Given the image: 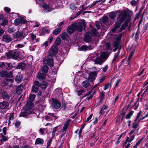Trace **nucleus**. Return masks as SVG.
Instances as JSON below:
<instances>
[{"label": "nucleus", "instance_id": "f257e3e1", "mask_svg": "<svg viewBox=\"0 0 148 148\" xmlns=\"http://www.w3.org/2000/svg\"><path fill=\"white\" fill-rule=\"evenodd\" d=\"M86 24L84 20L82 23H75L72 24L71 26H69L67 29V32L69 34L73 32L75 30L81 32L82 30L83 27H84Z\"/></svg>", "mask_w": 148, "mask_h": 148}, {"label": "nucleus", "instance_id": "f03ea898", "mask_svg": "<svg viewBox=\"0 0 148 148\" xmlns=\"http://www.w3.org/2000/svg\"><path fill=\"white\" fill-rule=\"evenodd\" d=\"M53 55L51 54H50L47 56V59L43 60V65L42 66V71L45 74H46L48 71V67L46 64L48 65L50 67H52L53 65V62L52 58Z\"/></svg>", "mask_w": 148, "mask_h": 148}, {"label": "nucleus", "instance_id": "7ed1b4c3", "mask_svg": "<svg viewBox=\"0 0 148 148\" xmlns=\"http://www.w3.org/2000/svg\"><path fill=\"white\" fill-rule=\"evenodd\" d=\"M127 17V14L125 12H121L117 18L114 27L112 29V32H114L119 28L121 24L123 22Z\"/></svg>", "mask_w": 148, "mask_h": 148}, {"label": "nucleus", "instance_id": "20e7f679", "mask_svg": "<svg viewBox=\"0 0 148 148\" xmlns=\"http://www.w3.org/2000/svg\"><path fill=\"white\" fill-rule=\"evenodd\" d=\"M34 105V103H33L28 102L27 103L25 106L24 108V111L21 112L19 116L26 117L28 114H31L34 110L32 108Z\"/></svg>", "mask_w": 148, "mask_h": 148}, {"label": "nucleus", "instance_id": "39448f33", "mask_svg": "<svg viewBox=\"0 0 148 148\" xmlns=\"http://www.w3.org/2000/svg\"><path fill=\"white\" fill-rule=\"evenodd\" d=\"M109 55V54L107 52L102 53L99 56L97 57L94 60L95 64L100 65L102 64L108 58Z\"/></svg>", "mask_w": 148, "mask_h": 148}, {"label": "nucleus", "instance_id": "423d86ee", "mask_svg": "<svg viewBox=\"0 0 148 148\" xmlns=\"http://www.w3.org/2000/svg\"><path fill=\"white\" fill-rule=\"evenodd\" d=\"M27 34V33H25L24 31L21 32L18 31L13 34V37L14 38H17V40L19 41L24 38Z\"/></svg>", "mask_w": 148, "mask_h": 148}, {"label": "nucleus", "instance_id": "0eeeda50", "mask_svg": "<svg viewBox=\"0 0 148 148\" xmlns=\"http://www.w3.org/2000/svg\"><path fill=\"white\" fill-rule=\"evenodd\" d=\"M6 56L9 59H16L19 56L18 52L14 51L11 50L6 53Z\"/></svg>", "mask_w": 148, "mask_h": 148}, {"label": "nucleus", "instance_id": "6e6552de", "mask_svg": "<svg viewBox=\"0 0 148 148\" xmlns=\"http://www.w3.org/2000/svg\"><path fill=\"white\" fill-rule=\"evenodd\" d=\"M96 71L91 72L88 75V79L90 82H92L95 80V77L97 76V73Z\"/></svg>", "mask_w": 148, "mask_h": 148}, {"label": "nucleus", "instance_id": "1a4fd4ad", "mask_svg": "<svg viewBox=\"0 0 148 148\" xmlns=\"http://www.w3.org/2000/svg\"><path fill=\"white\" fill-rule=\"evenodd\" d=\"M52 107L55 109H59L61 106V103L57 100L53 99L52 103Z\"/></svg>", "mask_w": 148, "mask_h": 148}, {"label": "nucleus", "instance_id": "9d476101", "mask_svg": "<svg viewBox=\"0 0 148 148\" xmlns=\"http://www.w3.org/2000/svg\"><path fill=\"white\" fill-rule=\"evenodd\" d=\"M26 21L23 18H17L14 21V23L16 25H18L21 24H25L26 23Z\"/></svg>", "mask_w": 148, "mask_h": 148}, {"label": "nucleus", "instance_id": "9b49d317", "mask_svg": "<svg viewBox=\"0 0 148 148\" xmlns=\"http://www.w3.org/2000/svg\"><path fill=\"white\" fill-rule=\"evenodd\" d=\"M90 32H87L85 35V37L84 40L87 42H90L92 40V38L90 36Z\"/></svg>", "mask_w": 148, "mask_h": 148}, {"label": "nucleus", "instance_id": "f8f14e48", "mask_svg": "<svg viewBox=\"0 0 148 148\" xmlns=\"http://www.w3.org/2000/svg\"><path fill=\"white\" fill-rule=\"evenodd\" d=\"M42 7L44 9L43 11L46 12H50L53 9L52 8H50L49 6L45 3H43Z\"/></svg>", "mask_w": 148, "mask_h": 148}, {"label": "nucleus", "instance_id": "ddd939ff", "mask_svg": "<svg viewBox=\"0 0 148 148\" xmlns=\"http://www.w3.org/2000/svg\"><path fill=\"white\" fill-rule=\"evenodd\" d=\"M3 40L6 42H9L11 40L10 37L7 35H4L3 36Z\"/></svg>", "mask_w": 148, "mask_h": 148}, {"label": "nucleus", "instance_id": "4468645a", "mask_svg": "<svg viewBox=\"0 0 148 148\" xmlns=\"http://www.w3.org/2000/svg\"><path fill=\"white\" fill-rule=\"evenodd\" d=\"M8 103L5 101H3L2 103H0V108L4 109L6 108L8 106Z\"/></svg>", "mask_w": 148, "mask_h": 148}, {"label": "nucleus", "instance_id": "2eb2a0df", "mask_svg": "<svg viewBox=\"0 0 148 148\" xmlns=\"http://www.w3.org/2000/svg\"><path fill=\"white\" fill-rule=\"evenodd\" d=\"M89 46H87L86 45H83L80 48H78V50L80 51H85L88 49H90Z\"/></svg>", "mask_w": 148, "mask_h": 148}, {"label": "nucleus", "instance_id": "dca6fc26", "mask_svg": "<svg viewBox=\"0 0 148 148\" xmlns=\"http://www.w3.org/2000/svg\"><path fill=\"white\" fill-rule=\"evenodd\" d=\"M46 75L44 73V74L42 73H38L37 77L39 79H44Z\"/></svg>", "mask_w": 148, "mask_h": 148}, {"label": "nucleus", "instance_id": "f3484780", "mask_svg": "<svg viewBox=\"0 0 148 148\" xmlns=\"http://www.w3.org/2000/svg\"><path fill=\"white\" fill-rule=\"evenodd\" d=\"M2 96L4 99L6 100L8 99L9 98V96L8 95L6 92L5 91H3L1 92Z\"/></svg>", "mask_w": 148, "mask_h": 148}, {"label": "nucleus", "instance_id": "a211bd4d", "mask_svg": "<svg viewBox=\"0 0 148 148\" xmlns=\"http://www.w3.org/2000/svg\"><path fill=\"white\" fill-rule=\"evenodd\" d=\"M29 36L34 41L36 40V42H38L39 41V40L38 39H36V35L34 34L33 33H31L29 34Z\"/></svg>", "mask_w": 148, "mask_h": 148}, {"label": "nucleus", "instance_id": "6ab92c4d", "mask_svg": "<svg viewBox=\"0 0 148 148\" xmlns=\"http://www.w3.org/2000/svg\"><path fill=\"white\" fill-rule=\"evenodd\" d=\"M90 33V34L92 36L95 37L97 35V31L95 28L93 29Z\"/></svg>", "mask_w": 148, "mask_h": 148}, {"label": "nucleus", "instance_id": "aec40b11", "mask_svg": "<svg viewBox=\"0 0 148 148\" xmlns=\"http://www.w3.org/2000/svg\"><path fill=\"white\" fill-rule=\"evenodd\" d=\"M35 97L36 95H35L31 94L29 97V100L27 103L28 102H31L32 103V102L34 101Z\"/></svg>", "mask_w": 148, "mask_h": 148}, {"label": "nucleus", "instance_id": "412c9836", "mask_svg": "<svg viewBox=\"0 0 148 148\" xmlns=\"http://www.w3.org/2000/svg\"><path fill=\"white\" fill-rule=\"evenodd\" d=\"M51 51L53 54H56L58 52V49L55 46H52L51 49Z\"/></svg>", "mask_w": 148, "mask_h": 148}, {"label": "nucleus", "instance_id": "4be33fe9", "mask_svg": "<svg viewBox=\"0 0 148 148\" xmlns=\"http://www.w3.org/2000/svg\"><path fill=\"white\" fill-rule=\"evenodd\" d=\"M90 83L87 81H83L82 83V86L83 87L85 88H87L89 85Z\"/></svg>", "mask_w": 148, "mask_h": 148}, {"label": "nucleus", "instance_id": "5701e85b", "mask_svg": "<svg viewBox=\"0 0 148 148\" xmlns=\"http://www.w3.org/2000/svg\"><path fill=\"white\" fill-rule=\"evenodd\" d=\"M109 19L108 16H105L103 17L102 22L104 24H106L109 22Z\"/></svg>", "mask_w": 148, "mask_h": 148}, {"label": "nucleus", "instance_id": "b1692460", "mask_svg": "<svg viewBox=\"0 0 148 148\" xmlns=\"http://www.w3.org/2000/svg\"><path fill=\"white\" fill-rule=\"evenodd\" d=\"M44 140L42 138H37L35 142L36 144H43V143Z\"/></svg>", "mask_w": 148, "mask_h": 148}, {"label": "nucleus", "instance_id": "393cba45", "mask_svg": "<svg viewBox=\"0 0 148 148\" xmlns=\"http://www.w3.org/2000/svg\"><path fill=\"white\" fill-rule=\"evenodd\" d=\"M15 79L17 83H19L22 81V77L21 76L17 75L16 76Z\"/></svg>", "mask_w": 148, "mask_h": 148}, {"label": "nucleus", "instance_id": "a878e982", "mask_svg": "<svg viewBox=\"0 0 148 148\" xmlns=\"http://www.w3.org/2000/svg\"><path fill=\"white\" fill-rule=\"evenodd\" d=\"M121 36H119L117 37L116 38V41L115 42L114 46L116 47H117L118 46L119 44V41L121 39Z\"/></svg>", "mask_w": 148, "mask_h": 148}, {"label": "nucleus", "instance_id": "bb28decb", "mask_svg": "<svg viewBox=\"0 0 148 148\" xmlns=\"http://www.w3.org/2000/svg\"><path fill=\"white\" fill-rule=\"evenodd\" d=\"M116 16V14L114 12H112L109 13V17L111 19H113Z\"/></svg>", "mask_w": 148, "mask_h": 148}, {"label": "nucleus", "instance_id": "cd10ccee", "mask_svg": "<svg viewBox=\"0 0 148 148\" xmlns=\"http://www.w3.org/2000/svg\"><path fill=\"white\" fill-rule=\"evenodd\" d=\"M68 35L66 32L62 33L61 36L62 39L63 40L66 39L68 38Z\"/></svg>", "mask_w": 148, "mask_h": 148}, {"label": "nucleus", "instance_id": "c85d7f7f", "mask_svg": "<svg viewBox=\"0 0 148 148\" xmlns=\"http://www.w3.org/2000/svg\"><path fill=\"white\" fill-rule=\"evenodd\" d=\"M107 107L108 106L106 105L103 106L101 108V110H100L99 114H103L105 112L104 110L106 109Z\"/></svg>", "mask_w": 148, "mask_h": 148}, {"label": "nucleus", "instance_id": "c756f323", "mask_svg": "<svg viewBox=\"0 0 148 148\" xmlns=\"http://www.w3.org/2000/svg\"><path fill=\"white\" fill-rule=\"evenodd\" d=\"M23 86L22 85H20L18 86L16 89V92L17 94H18L19 93V92H18L19 91H21L23 90Z\"/></svg>", "mask_w": 148, "mask_h": 148}, {"label": "nucleus", "instance_id": "7c9ffc66", "mask_svg": "<svg viewBox=\"0 0 148 148\" xmlns=\"http://www.w3.org/2000/svg\"><path fill=\"white\" fill-rule=\"evenodd\" d=\"M61 30V28H57L53 32V33L54 35H57L60 33Z\"/></svg>", "mask_w": 148, "mask_h": 148}, {"label": "nucleus", "instance_id": "2f4dec72", "mask_svg": "<svg viewBox=\"0 0 148 148\" xmlns=\"http://www.w3.org/2000/svg\"><path fill=\"white\" fill-rule=\"evenodd\" d=\"M47 82H44L42 84L40 85V86H41L42 89L44 90L47 87Z\"/></svg>", "mask_w": 148, "mask_h": 148}, {"label": "nucleus", "instance_id": "473e14b6", "mask_svg": "<svg viewBox=\"0 0 148 148\" xmlns=\"http://www.w3.org/2000/svg\"><path fill=\"white\" fill-rule=\"evenodd\" d=\"M58 128V126H56V127H54L53 128V131L52 132V137H54L55 136V135L57 136L58 135V133H57L56 135L55 134V133L56 131L57 130Z\"/></svg>", "mask_w": 148, "mask_h": 148}, {"label": "nucleus", "instance_id": "72a5a7b5", "mask_svg": "<svg viewBox=\"0 0 148 148\" xmlns=\"http://www.w3.org/2000/svg\"><path fill=\"white\" fill-rule=\"evenodd\" d=\"M8 71H3L1 72V76L2 77H6Z\"/></svg>", "mask_w": 148, "mask_h": 148}, {"label": "nucleus", "instance_id": "f704fd0d", "mask_svg": "<svg viewBox=\"0 0 148 148\" xmlns=\"http://www.w3.org/2000/svg\"><path fill=\"white\" fill-rule=\"evenodd\" d=\"M38 87L33 86L32 90V91L33 92L36 93L38 90Z\"/></svg>", "mask_w": 148, "mask_h": 148}, {"label": "nucleus", "instance_id": "c9c22d12", "mask_svg": "<svg viewBox=\"0 0 148 148\" xmlns=\"http://www.w3.org/2000/svg\"><path fill=\"white\" fill-rule=\"evenodd\" d=\"M61 40L60 38L59 37H58V38H57L56 41H55V44L56 45H58L61 42Z\"/></svg>", "mask_w": 148, "mask_h": 148}, {"label": "nucleus", "instance_id": "e433bc0d", "mask_svg": "<svg viewBox=\"0 0 148 148\" xmlns=\"http://www.w3.org/2000/svg\"><path fill=\"white\" fill-rule=\"evenodd\" d=\"M47 114L48 115L52 116L53 118V119L56 120L58 118V117L54 113H48Z\"/></svg>", "mask_w": 148, "mask_h": 148}, {"label": "nucleus", "instance_id": "4c0bfd02", "mask_svg": "<svg viewBox=\"0 0 148 148\" xmlns=\"http://www.w3.org/2000/svg\"><path fill=\"white\" fill-rule=\"evenodd\" d=\"M134 111H131L129 114H127L126 116V118L127 119H130L132 116V115Z\"/></svg>", "mask_w": 148, "mask_h": 148}, {"label": "nucleus", "instance_id": "58836bf2", "mask_svg": "<svg viewBox=\"0 0 148 148\" xmlns=\"http://www.w3.org/2000/svg\"><path fill=\"white\" fill-rule=\"evenodd\" d=\"M2 138L0 140L1 142H4L6 141L8 139V136H4L2 134Z\"/></svg>", "mask_w": 148, "mask_h": 148}, {"label": "nucleus", "instance_id": "ea45409f", "mask_svg": "<svg viewBox=\"0 0 148 148\" xmlns=\"http://www.w3.org/2000/svg\"><path fill=\"white\" fill-rule=\"evenodd\" d=\"M84 91L83 90H81L77 91V93L78 96H80L82 95V94L84 92Z\"/></svg>", "mask_w": 148, "mask_h": 148}, {"label": "nucleus", "instance_id": "a19ab883", "mask_svg": "<svg viewBox=\"0 0 148 148\" xmlns=\"http://www.w3.org/2000/svg\"><path fill=\"white\" fill-rule=\"evenodd\" d=\"M45 119L48 121H51L53 120V118L49 116H46L45 117Z\"/></svg>", "mask_w": 148, "mask_h": 148}, {"label": "nucleus", "instance_id": "79ce46f5", "mask_svg": "<svg viewBox=\"0 0 148 148\" xmlns=\"http://www.w3.org/2000/svg\"><path fill=\"white\" fill-rule=\"evenodd\" d=\"M15 31V29L13 27L10 28L8 29V32L9 33H13Z\"/></svg>", "mask_w": 148, "mask_h": 148}, {"label": "nucleus", "instance_id": "37998d69", "mask_svg": "<svg viewBox=\"0 0 148 148\" xmlns=\"http://www.w3.org/2000/svg\"><path fill=\"white\" fill-rule=\"evenodd\" d=\"M108 68V66L107 65H106L104 67L101 68L102 71L104 72H106Z\"/></svg>", "mask_w": 148, "mask_h": 148}, {"label": "nucleus", "instance_id": "c03bdc74", "mask_svg": "<svg viewBox=\"0 0 148 148\" xmlns=\"http://www.w3.org/2000/svg\"><path fill=\"white\" fill-rule=\"evenodd\" d=\"M40 85L39 84V82L38 81H36L34 82V85L33 86L39 87L40 86Z\"/></svg>", "mask_w": 148, "mask_h": 148}, {"label": "nucleus", "instance_id": "a18cd8bd", "mask_svg": "<svg viewBox=\"0 0 148 148\" xmlns=\"http://www.w3.org/2000/svg\"><path fill=\"white\" fill-rule=\"evenodd\" d=\"M142 113L141 111H140L138 113L137 117L136 118V119L135 120V121H136L140 116Z\"/></svg>", "mask_w": 148, "mask_h": 148}, {"label": "nucleus", "instance_id": "49530a36", "mask_svg": "<svg viewBox=\"0 0 148 148\" xmlns=\"http://www.w3.org/2000/svg\"><path fill=\"white\" fill-rule=\"evenodd\" d=\"M70 8L72 10H75L76 7L75 6V5L73 4H71L70 5Z\"/></svg>", "mask_w": 148, "mask_h": 148}, {"label": "nucleus", "instance_id": "de8ad7c7", "mask_svg": "<svg viewBox=\"0 0 148 148\" xmlns=\"http://www.w3.org/2000/svg\"><path fill=\"white\" fill-rule=\"evenodd\" d=\"M134 51H131L130 54L128 58V60H130L131 58H132L134 54Z\"/></svg>", "mask_w": 148, "mask_h": 148}, {"label": "nucleus", "instance_id": "09e8293b", "mask_svg": "<svg viewBox=\"0 0 148 148\" xmlns=\"http://www.w3.org/2000/svg\"><path fill=\"white\" fill-rule=\"evenodd\" d=\"M24 45L22 44H18L16 45L15 47L16 48H21L23 47Z\"/></svg>", "mask_w": 148, "mask_h": 148}, {"label": "nucleus", "instance_id": "8fccbe9b", "mask_svg": "<svg viewBox=\"0 0 148 148\" xmlns=\"http://www.w3.org/2000/svg\"><path fill=\"white\" fill-rule=\"evenodd\" d=\"M42 31L44 33H47L49 32V30L46 28L45 27L43 28Z\"/></svg>", "mask_w": 148, "mask_h": 148}, {"label": "nucleus", "instance_id": "3c124183", "mask_svg": "<svg viewBox=\"0 0 148 148\" xmlns=\"http://www.w3.org/2000/svg\"><path fill=\"white\" fill-rule=\"evenodd\" d=\"M92 116V114H91L87 118L86 121V122H90L91 120V119Z\"/></svg>", "mask_w": 148, "mask_h": 148}, {"label": "nucleus", "instance_id": "603ef678", "mask_svg": "<svg viewBox=\"0 0 148 148\" xmlns=\"http://www.w3.org/2000/svg\"><path fill=\"white\" fill-rule=\"evenodd\" d=\"M119 51L117 53L115 54V55L114 56V58L113 61H114L119 56Z\"/></svg>", "mask_w": 148, "mask_h": 148}, {"label": "nucleus", "instance_id": "864d4df0", "mask_svg": "<svg viewBox=\"0 0 148 148\" xmlns=\"http://www.w3.org/2000/svg\"><path fill=\"white\" fill-rule=\"evenodd\" d=\"M105 76H102L101 77H100L99 78V82L101 83L102 82H103L105 79Z\"/></svg>", "mask_w": 148, "mask_h": 148}, {"label": "nucleus", "instance_id": "5fc2aeb1", "mask_svg": "<svg viewBox=\"0 0 148 148\" xmlns=\"http://www.w3.org/2000/svg\"><path fill=\"white\" fill-rule=\"evenodd\" d=\"M6 77L9 78H11L12 77L13 75L12 73L11 72H10L9 73H7Z\"/></svg>", "mask_w": 148, "mask_h": 148}, {"label": "nucleus", "instance_id": "6e6d98bb", "mask_svg": "<svg viewBox=\"0 0 148 148\" xmlns=\"http://www.w3.org/2000/svg\"><path fill=\"white\" fill-rule=\"evenodd\" d=\"M8 23V20L6 19H5L1 24L3 25H6Z\"/></svg>", "mask_w": 148, "mask_h": 148}, {"label": "nucleus", "instance_id": "4d7b16f0", "mask_svg": "<svg viewBox=\"0 0 148 148\" xmlns=\"http://www.w3.org/2000/svg\"><path fill=\"white\" fill-rule=\"evenodd\" d=\"M14 117V113H12L10 114V117L9 119V123H10V120L11 119H12Z\"/></svg>", "mask_w": 148, "mask_h": 148}, {"label": "nucleus", "instance_id": "13d9d810", "mask_svg": "<svg viewBox=\"0 0 148 148\" xmlns=\"http://www.w3.org/2000/svg\"><path fill=\"white\" fill-rule=\"evenodd\" d=\"M48 45V42L47 41H46L42 45V47H44L45 48H46Z\"/></svg>", "mask_w": 148, "mask_h": 148}, {"label": "nucleus", "instance_id": "bf43d9fd", "mask_svg": "<svg viewBox=\"0 0 148 148\" xmlns=\"http://www.w3.org/2000/svg\"><path fill=\"white\" fill-rule=\"evenodd\" d=\"M68 127V125L67 124H65L63 127V129H62V131H65L66 129H67Z\"/></svg>", "mask_w": 148, "mask_h": 148}, {"label": "nucleus", "instance_id": "052dcab7", "mask_svg": "<svg viewBox=\"0 0 148 148\" xmlns=\"http://www.w3.org/2000/svg\"><path fill=\"white\" fill-rule=\"evenodd\" d=\"M96 4V2H93L92 3L89 5L87 7V8H90L93 7Z\"/></svg>", "mask_w": 148, "mask_h": 148}, {"label": "nucleus", "instance_id": "680f3d73", "mask_svg": "<svg viewBox=\"0 0 148 148\" xmlns=\"http://www.w3.org/2000/svg\"><path fill=\"white\" fill-rule=\"evenodd\" d=\"M36 48V46L34 45L33 46H29V49L31 51H34L35 50Z\"/></svg>", "mask_w": 148, "mask_h": 148}, {"label": "nucleus", "instance_id": "e2e57ef3", "mask_svg": "<svg viewBox=\"0 0 148 148\" xmlns=\"http://www.w3.org/2000/svg\"><path fill=\"white\" fill-rule=\"evenodd\" d=\"M21 124L20 122L19 121H16L15 123V125L16 127H18Z\"/></svg>", "mask_w": 148, "mask_h": 148}, {"label": "nucleus", "instance_id": "0e129e2a", "mask_svg": "<svg viewBox=\"0 0 148 148\" xmlns=\"http://www.w3.org/2000/svg\"><path fill=\"white\" fill-rule=\"evenodd\" d=\"M4 10L7 12H9L10 11V9L8 7H5L4 8Z\"/></svg>", "mask_w": 148, "mask_h": 148}, {"label": "nucleus", "instance_id": "69168bd1", "mask_svg": "<svg viewBox=\"0 0 148 148\" xmlns=\"http://www.w3.org/2000/svg\"><path fill=\"white\" fill-rule=\"evenodd\" d=\"M138 125L136 123H134L132 124V127L135 129H136Z\"/></svg>", "mask_w": 148, "mask_h": 148}, {"label": "nucleus", "instance_id": "338daca9", "mask_svg": "<svg viewBox=\"0 0 148 148\" xmlns=\"http://www.w3.org/2000/svg\"><path fill=\"white\" fill-rule=\"evenodd\" d=\"M136 3V2L135 0H132L131 1V4L132 5H135Z\"/></svg>", "mask_w": 148, "mask_h": 148}, {"label": "nucleus", "instance_id": "774afa93", "mask_svg": "<svg viewBox=\"0 0 148 148\" xmlns=\"http://www.w3.org/2000/svg\"><path fill=\"white\" fill-rule=\"evenodd\" d=\"M148 117V112H147V114L145 116L142 117V118H140L139 120V121L141 120H143L146 117Z\"/></svg>", "mask_w": 148, "mask_h": 148}]
</instances>
